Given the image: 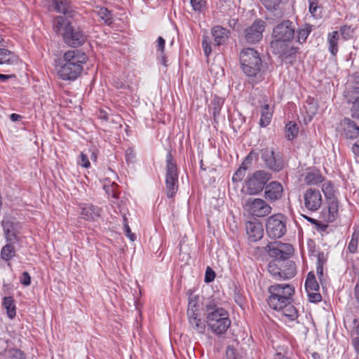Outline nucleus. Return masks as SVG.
<instances>
[{"label":"nucleus","mask_w":359,"mask_h":359,"mask_svg":"<svg viewBox=\"0 0 359 359\" xmlns=\"http://www.w3.org/2000/svg\"><path fill=\"white\" fill-rule=\"evenodd\" d=\"M316 227H317L318 230L324 231H325L327 229V225L325 224H323L320 222H319V224L316 225Z\"/></svg>","instance_id":"69168bd1"},{"label":"nucleus","mask_w":359,"mask_h":359,"mask_svg":"<svg viewBox=\"0 0 359 359\" xmlns=\"http://www.w3.org/2000/svg\"><path fill=\"white\" fill-rule=\"evenodd\" d=\"M18 60V57L14 53L5 48H0V65H17Z\"/></svg>","instance_id":"cd10ccee"},{"label":"nucleus","mask_w":359,"mask_h":359,"mask_svg":"<svg viewBox=\"0 0 359 359\" xmlns=\"http://www.w3.org/2000/svg\"><path fill=\"white\" fill-rule=\"evenodd\" d=\"M134 156H135V154L133 153V149H128L126 150V157L127 160L133 158H134Z\"/></svg>","instance_id":"e2e57ef3"},{"label":"nucleus","mask_w":359,"mask_h":359,"mask_svg":"<svg viewBox=\"0 0 359 359\" xmlns=\"http://www.w3.org/2000/svg\"><path fill=\"white\" fill-rule=\"evenodd\" d=\"M309 301L313 303L320 302L322 299L319 290L306 291Z\"/></svg>","instance_id":"8fccbe9b"},{"label":"nucleus","mask_w":359,"mask_h":359,"mask_svg":"<svg viewBox=\"0 0 359 359\" xmlns=\"http://www.w3.org/2000/svg\"><path fill=\"white\" fill-rule=\"evenodd\" d=\"M211 34L214 39L215 46H220L227 41L230 35V31L220 25H215L211 29Z\"/></svg>","instance_id":"412c9836"},{"label":"nucleus","mask_w":359,"mask_h":359,"mask_svg":"<svg viewBox=\"0 0 359 359\" xmlns=\"http://www.w3.org/2000/svg\"><path fill=\"white\" fill-rule=\"evenodd\" d=\"M287 42L283 40H278V39H273L271 42V49L274 54L280 55L282 60L285 61V64H287V62L292 64V60L295 58L297 48L291 47L287 50Z\"/></svg>","instance_id":"1a4fd4ad"},{"label":"nucleus","mask_w":359,"mask_h":359,"mask_svg":"<svg viewBox=\"0 0 359 359\" xmlns=\"http://www.w3.org/2000/svg\"><path fill=\"white\" fill-rule=\"evenodd\" d=\"M283 193L282 184L277 181H273L266 186L264 197L271 201H276L282 197Z\"/></svg>","instance_id":"6ab92c4d"},{"label":"nucleus","mask_w":359,"mask_h":359,"mask_svg":"<svg viewBox=\"0 0 359 359\" xmlns=\"http://www.w3.org/2000/svg\"><path fill=\"white\" fill-rule=\"evenodd\" d=\"M261 158L269 170L278 172L283 169L284 161L279 155H276L272 149H263L261 151Z\"/></svg>","instance_id":"f8f14e48"},{"label":"nucleus","mask_w":359,"mask_h":359,"mask_svg":"<svg viewBox=\"0 0 359 359\" xmlns=\"http://www.w3.org/2000/svg\"><path fill=\"white\" fill-rule=\"evenodd\" d=\"M241 65L243 67H256L262 65L259 53L254 48H244L240 53Z\"/></svg>","instance_id":"dca6fc26"},{"label":"nucleus","mask_w":359,"mask_h":359,"mask_svg":"<svg viewBox=\"0 0 359 359\" xmlns=\"http://www.w3.org/2000/svg\"><path fill=\"white\" fill-rule=\"evenodd\" d=\"M205 322L209 329L217 335L226 332L231 321L229 311L215 299H208L204 304Z\"/></svg>","instance_id":"f257e3e1"},{"label":"nucleus","mask_w":359,"mask_h":359,"mask_svg":"<svg viewBox=\"0 0 359 359\" xmlns=\"http://www.w3.org/2000/svg\"><path fill=\"white\" fill-rule=\"evenodd\" d=\"M338 41L339 33L337 31H334L328 34L327 42L329 44V50L333 55H335L338 51Z\"/></svg>","instance_id":"e433bc0d"},{"label":"nucleus","mask_w":359,"mask_h":359,"mask_svg":"<svg viewBox=\"0 0 359 359\" xmlns=\"http://www.w3.org/2000/svg\"><path fill=\"white\" fill-rule=\"evenodd\" d=\"M339 32L344 40H348L353 36L355 28L351 25H344L340 27Z\"/></svg>","instance_id":"c03bdc74"},{"label":"nucleus","mask_w":359,"mask_h":359,"mask_svg":"<svg viewBox=\"0 0 359 359\" xmlns=\"http://www.w3.org/2000/svg\"><path fill=\"white\" fill-rule=\"evenodd\" d=\"M311 32V27L308 25H306L305 27L299 29L297 32V41L299 43H304Z\"/></svg>","instance_id":"a18cd8bd"},{"label":"nucleus","mask_w":359,"mask_h":359,"mask_svg":"<svg viewBox=\"0 0 359 359\" xmlns=\"http://www.w3.org/2000/svg\"><path fill=\"white\" fill-rule=\"evenodd\" d=\"M81 215L82 218L86 220H93L100 216L101 210L97 206L92 204L85 203L81 206Z\"/></svg>","instance_id":"b1692460"},{"label":"nucleus","mask_w":359,"mask_h":359,"mask_svg":"<svg viewBox=\"0 0 359 359\" xmlns=\"http://www.w3.org/2000/svg\"><path fill=\"white\" fill-rule=\"evenodd\" d=\"M191 4L195 11H200L203 7V0H191Z\"/></svg>","instance_id":"052dcab7"},{"label":"nucleus","mask_w":359,"mask_h":359,"mask_svg":"<svg viewBox=\"0 0 359 359\" xmlns=\"http://www.w3.org/2000/svg\"><path fill=\"white\" fill-rule=\"evenodd\" d=\"M77 163L79 165L85 168H88L90 166L89 158L83 152L80 154Z\"/></svg>","instance_id":"5fc2aeb1"},{"label":"nucleus","mask_w":359,"mask_h":359,"mask_svg":"<svg viewBox=\"0 0 359 359\" xmlns=\"http://www.w3.org/2000/svg\"><path fill=\"white\" fill-rule=\"evenodd\" d=\"M268 270L270 274L277 280L282 279V263L281 261L273 260L268 264Z\"/></svg>","instance_id":"2f4dec72"},{"label":"nucleus","mask_w":359,"mask_h":359,"mask_svg":"<svg viewBox=\"0 0 359 359\" xmlns=\"http://www.w3.org/2000/svg\"><path fill=\"white\" fill-rule=\"evenodd\" d=\"M245 229L250 241L255 242L263 237L262 224L256 219L248 222L245 224Z\"/></svg>","instance_id":"a211bd4d"},{"label":"nucleus","mask_w":359,"mask_h":359,"mask_svg":"<svg viewBox=\"0 0 359 359\" xmlns=\"http://www.w3.org/2000/svg\"><path fill=\"white\" fill-rule=\"evenodd\" d=\"M15 76L13 74H10V75H6V74H0V79L2 81H6L7 79H10V78H12V77H14Z\"/></svg>","instance_id":"774afa93"},{"label":"nucleus","mask_w":359,"mask_h":359,"mask_svg":"<svg viewBox=\"0 0 359 359\" xmlns=\"http://www.w3.org/2000/svg\"><path fill=\"white\" fill-rule=\"evenodd\" d=\"M270 294L267 302L270 308L278 310L292 302V297L294 293V288L290 284H275L269 289Z\"/></svg>","instance_id":"7ed1b4c3"},{"label":"nucleus","mask_w":359,"mask_h":359,"mask_svg":"<svg viewBox=\"0 0 359 359\" xmlns=\"http://www.w3.org/2000/svg\"><path fill=\"white\" fill-rule=\"evenodd\" d=\"M226 355L227 359H243L242 356L233 348H228Z\"/></svg>","instance_id":"6e6d98bb"},{"label":"nucleus","mask_w":359,"mask_h":359,"mask_svg":"<svg viewBox=\"0 0 359 359\" xmlns=\"http://www.w3.org/2000/svg\"><path fill=\"white\" fill-rule=\"evenodd\" d=\"M63 59L66 63L62 67H65L67 65L82 67V65L85 64L88 60V57L80 50H70L65 53Z\"/></svg>","instance_id":"f3484780"},{"label":"nucleus","mask_w":359,"mask_h":359,"mask_svg":"<svg viewBox=\"0 0 359 359\" xmlns=\"http://www.w3.org/2000/svg\"><path fill=\"white\" fill-rule=\"evenodd\" d=\"M190 329L196 334H204L206 331L205 322L200 314L187 316Z\"/></svg>","instance_id":"4be33fe9"},{"label":"nucleus","mask_w":359,"mask_h":359,"mask_svg":"<svg viewBox=\"0 0 359 359\" xmlns=\"http://www.w3.org/2000/svg\"><path fill=\"white\" fill-rule=\"evenodd\" d=\"M352 77L353 84L344 91V97L346 103L351 105L352 118H359V73H355Z\"/></svg>","instance_id":"423d86ee"},{"label":"nucleus","mask_w":359,"mask_h":359,"mask_svg":"<svg viewBox=\"0 0 359 359\" xmlns=\"http://www.w3.org/2000/svg\"><path fill=\"white\" fill-rule=\"evenodd\" d=\"M282 279L287 280L293 278L296 274V265L292 261H286L284 266L282 265Z\"/></svg>","instance_id":"473e14b6"},{"label":"nucleus","mask_w":359,"mask_h":359,"mask_svg":"<svg viewBox=\"0 0 359 359\" xmlns=\"http://www.w3.org/2000/svg\"><path fill=\"white\" fill-rule=\"evenodd\" d=\"M295 28L292 22L285 20L277 25L273 29V39L290 42L294 37Z\"/></svg>","instance_id":"ddd939ff"},{"label":"nucleus","mask_w":359,"mask_h":359,"mask_svg":"<svg viewBox=\"0 0 359 359\" xmlns=\"http://www.w3.org/2000/svg\"><path fill=\"white\" fill-rule=\"evenodd\" d=\"M272 112L269 109V104H264L261 109V118L259 121V125L262 127L267 126L271 120Z\"/></svg>","instance_id":"4c0bfd02"},{"label":"nucleus","mask_w":359,"mask_h":359,"mask_svg":"<svg viewBox=\"0 0 359 359\" xmlns=\"http://www.w3.org/2000/svg\"><path fill=\"white\" fill-rule=\"evenodd\" d=\"M97 15L107 25H111L114 22L113 14L111 11L106 8H101L97 11Z\"/></svg>","instance_id":"a19ab883"},{"label":"nucleus","mask_w":359,"mask_h":359,"mask_svg":"<svg viewBox=\"0 0 359 359\" xmlns=\"http://www.w3.org/2000/svg\"><path fill=\"white\" fill-rule=\"evenodd\" d=\"M304 182L307 185H317L323 182L324 177L320 170L308 169L303 175Z\"/></svg>","instance_id":"a878e982"},{"label":"nucleus","mask_w":359,"mask_h":359,"mask_svg":"<svg viewBox=\"0 0 359 359\" xmlns=\"http://www.w3.org/2000/svg\"><path fill=\"white\" fill-rule=\"evenodd\" d=\"M4 238L7 243H18L22 240V226L19 222L13 220L2 221Z\"/></svg>","instance_id":"9b49d317"},{"label":"nucleus","mask_w":359,"mask_h":359,"mask_svg":"<svg viewBox=\"0 0 359 359\" xmlns=\"http://www.w3.org/2000/svg\"><path fill=\"white\" fill-rule=\"evenodd\" d=\"M305 109L310 118L316 114L318 109L316 103H314L313 101L310 102L309 100L306 101Z\"/></svg>","instance_id":"864d4df0"},{"label":"nucleus","mask_w":359,"mask_h":359,"mask_svg":"<svg viewBox=\"0 0 359 359\" xmlns=\"http://www.w3.org/2000/svg\"><path fill=\"white\" fill-rule=\"evenodd\" d=\"M304 207L311 212H315L321 207L323 196L319 189L315 188L307 189L303 195Z\"/></svg>","instance_id":"4468645a"},{"label":"nucleus","mask_w":359,"mask_h":359,"mask_svg":"<svg viewBox=\"0 0 359 359\" xmlns=\"http://www.w3.org/2000/svg\"><path fill=\"white\" fill-rule=\"evenodd\" d=\"M309 12L316 18L322 16V7L319 6V0H309Z\"/></svg>","instance_id":"79ce46f5"},{"label":"nucleus","mask_w":359,"mask_h":359,"mask_svg":"<svg viewBox=\"0 0 359 359\" xmlns=\"http://www.w3.org/2000/svg\"><path fill=\"white\" fill-rule=\"evenodd\" d=\"M246 76L249 77L256 76L260 69H243Z\"/></svg>","instance_id":"680f3d73"},{"label":"nucleus","mask_w":359,"mask_h":359,"mask_svg":"<svg viewBox=\"0 0 359 359\" xmlns=\"http://www.w3.org/2000/svg\"><path fill=\"white\" fill-rule=\"evenodd\" d=\"M299 133V128L295 123L289 122L285 126V137L288 140L294 139Z\"/></svg>","instance_id":"ea45409f"},{"label":"nucleus","mask_w":359,"mask_h":359,"mask_svg":"<svg viewBox=\"0 0 359 359\" xmlns=\"http://www.w3.org/2000/svg\"><path fill=\"white\" fill-rule=\"evenodd\" d=\"M245 208L252 215L262 217L271 212L272 208L262 198L248 199L245 201Z\"/></svg>","instance_id":"9d476101"},{"label":"nucleus","mask_w":359,"mask_h":359,"mask_svg":"<svg viewBox=\"0 0 359 359\" xmlns=\"http://www.w3.org/2000/svg\"><path fill=\"white\" fill-rule=\"evenodd\" d=\"M339 203L336 198L329 200L327 210L323 212L324 219L327 222H333L338 217Z\"/></svg>","instance_id":"393cba45"},{"label":"nucleus","mask_w":359,"mask_h":359,"mask_svg":"<svg viewBox=\"0 0 359 359\" xmlns=\"http://www.w3.org/2000/svg\"><path fill=\"white\" fill-rule=\"evenodd\" d=\"M322 191L326 198L332 200L334 198V187L331 182H326L323 184Z\"/></svg>","instance_id":"37998d69"},{"label":"nucleus","mask_w":359,"mask_h":359,"mask_svg":"<svg viewBox=\"0 0 359 359\" xmlns=\"http://www.w3.org/2000/svg\"><path fill=\"white\" fill-rule=\"evenodd\" d=\"M282 0H260L268 11H277Z\"/></svg>","instance_id":"de8ad7c7"},{"label":"nucleus","mask_w":359,"mask_h":359,"mask_svg":"<svg viewBox=\"0 0 359 359\" xmlns=\"http://www.w3.org/2000/svg\"><path fill=\"white\" fill-rule=\"evenodd\" d=\"M82 69H57V75L64 81H74L81 74Z\"/></svg>","instance_id":"c85d7f7f"},{"label":"nucleus","mask_w":359,"mask_h":359,"mask_svg":"<svg viewBox=\"0 0 359 359\" xmlns=\"http://www.w3.org/2000/svg\"><path fill=\"white\" fill-rule=\"evenodd\" d=\"M358 237H359V233H358V232H355V231L353 232V233L351 236V239L348 245V250L351 253H354L357 250L358 243Z\"/></svg>","instance_id":"09e8293b"},{"label":"nucleus","mask_w":359,"mask_h":359,"mask_svg":"<svg viewBox=\"0 0 359 359\" xmlns=\"http://www.w3.org/2000/svg\"><path fill=\"white\" fill-rule=\"evenodd\" d=\"M352 151L355 155L359 156V144H354L352 147Z\"/></svg>","instance_id":"338daca9"},{"label":"nucleus","mask_w":359,"mask_h":359,"mask_svg":"<svg viewBox=\"0 0 359 359\" xmlns=\"http://www.w3.org/2000/svg\"><path fill=\"white\" fill-rule=\"evenodd\" d=\"M265 22L262 20H256L252 25L245 30V39L249 43L259 42L263 36L265 29Z\"/></svg>","instance_id":"2eb2a0df"},{"label":"nucleus","mask_w":359,"mask_h":359,"mask_svg":"<svg viewBox=\"0 0 359 359\" xmlns=\"http://www.w3.org/2000/svg\"><path fill=\"white\" fill-rule=\"evenodd\" d=\"M124 230L126 232V235L130 241H134L136 239L135 235L131 232L129 225L126 222V217H124Z\"/></svg>","instance_id":"13d9d810"},{"label":"nucleus","mask_w":359,"mask_h":359,"mask_svg":"<svg viewBox=\"0 0 359 359\" xmlns=\"http://www.w3.org/2000/svg\"><path fill=\"white\" fill-rule=\"evenodd\" d=\"M199 309V296L191 293L189 296L187 316L200 314L198 313Z\"/></svg>","instance_id":"7c9ffc66"},{"label":"nucleus","mask_w":359,"mask_h":359,"mask_svg":"<svg viewBox=\"0 0 359 359\" xmlns=\"http://www.w3.org/2000/svg\"><path fill=\"white\" fill-rule=\"evenodd\" d=\"M215 278V271L210 267L208 266L205 271V281L206 283H210L214 280Z\"/></svg>","instance_id":"4d7b16f0"},{"label":"nucleus","mask_w":359,"mask_h":359,"mask_svg":"<svg viewBox=\"0 0 359 359\" xmlns=\"http://www.w3.org/2000/svg\"><path fill=\"white\" fill-rule=\"evenodd\" d=\"M286 217L283 214H274L267 218L266 230L271 238H280L286 231Z\"/></svg>","instance_id":"0eeeda50"},{"label":"nucleus","mask_w":359,"mask_h":359,"mask_svg":"<svg viewBox=\"0 0 359 359\" xmlns=\"http://www.w3.org/2000/svg\"><path fill=\"white\" fill-rule=\"evenodd\" d=\"M305 288L306 291L319 290V285L316 279L313 272L312 271L308 273L305 281Z\"/></svg>","instance_id":"58836bf2"},{"label":"nucleus","mask_w":359,"mask_h":359,"mask_svg":"<svg viewBox=\"0 0 359 359\" xmlns=\"http://www.w3.org/2000/svg\"><path fill=\"white\" fill-rule=\"evenodd\" d=\"M22 118V116L20 114H11L10 116V119L12 121H20Z\"/></svg>","instance_id":"0e129e2a"},{"label":"nucleus","mask_w":359,"mask_h":359,"mask_svg":"<svg viewBox=\"0 0 359 359\" xmlns=\"http://www.w3.org/2000/svg\"><path fill=\"white\" fill-rule=\"evenodd\" d=\"M53 30L61 35L67 46L73 48L81 46L88 39V35L79 26L73 25L70 20L62 15L53 18Z\"/></svg>","instance_id":"f03ea898"},{"label":"nucleus","mask_w":359,"mask_h":359,"mask_svg":"<svg viewBox=\"0 0 359 359\" xmlns=\"http://www.w3.org/2000/svg\"><path fill=\"white\" fill-rule=\"evenodd\" d=\"M252 161V152L250 153L243 161L241 165L238 168L232 177L233 182L242 181L245 175L246 170L249 168Z\"/></svg>","instance_id":"bb28decb"},{"label":"nucleus","mask_w":359,"mask_h":359,"mask_svg":"<svg viewBox=\"0 0 359 359\" xmlns=\"http://www.w3.org/2000/svg\"><path fill=\"white\" fill-rule=\"evenodd\" d=\"M2 304L6 310L8 317L13 319L16 315V307L13 298L12 297H5L3 299Z\"/></svg>","instance_id":"f704fd0d"},{"label":"nucleus","mask_w":359,"mask_h":359,"mask_svg":"<svg viewBox=\"0 0 359 359\" xmlns=\"http://www.w3.org/2000/svg\"><path fill=\"white\" fill-rule=\"evenodd\" d=\"M20 283L25 286H28L31 284V277L28 272L24 271L22 273Z\"/></svg>","instance_id":"bf43d9fd"},{"label":"nucleus","mask_w":359,"mask_h":359,"mask_svg":"<svg viewBox=\"0 0 359 359\" xmlns=\"http://www.w3.org/2000/svg\"><path fill=\"white\" fill-rule=\"evenodd\" d=\"M165 189L168 198H172L178 189V170L170 151L166 154Z\"/></svg>","instance_id":"20e7f679"},{"label":"nucleus","mask_w":359,"mask_h":359,"mask_svg":"<svg viewBox=\"0 0 359 359\" xmlns=\"http://www.w3.org/2000/svg\"><path fill=\"white\" fill-rule=\"evenodd\" d=\"M8 359H25L23 353L19 349L12 348L7 351Z\"/></svg>","instance_id":"3c124183"},{"label":"nucleus","mask_w":359,"mask_h":359,"mask_svg":"<svg viewBox=\"0 0 359 359\" xmlns=\"http://www.w3.org/2000/svg\"><path fill=\"white\" fill-rule=\"evenodd\" d=\"M15 243H7L3 246L1 250V259L5 262H10L16 255L14 244Z\"/></svg>","instance_id":"c756f323"},{"label":"nucleus","mask_w":359,"mask_h":359,"mask_svg":"<svg viewBox=\"0 0 359 359\" xmlns=\"http://www.w3.org/2000/svg\"><path fill=\"white\" fill-rule=\"evenodd\" d=\"M265 250L271 257L274 260L283 261L287 260L293 253V247L289 243L281 242L269 243L266 247Z\"/></svg>","instance_id":"6e6552de"},{"label":"nucleus","mask_w":359,"mask_h":359,"mask_svg":"<svg viewBox=\"0 0 359 359\" xmlns=\"http://www.w3.org/2000/svg\"><path fill=\"white\" fill-rule=\"evenodd\" d=\"M165 41L164 39L162 36H158L156 41V48L157 51L160 53V55L161 56L162 62L161 65L164 66H168L166 64V61L165 59V57L163 55L165 48Z\"/></svg>","instance_id":"49530a36"},{"label":"nucleus","mask_w":359,"mask_h":359,"mask_svg":"<svg viewBox=\"0 0 359 359\" xmlns=\"http://www.w3.org/2000/svg\"><path fill=\"white\" fill-rule=\"evenodd\" d=\"M211 42L208 36H203L202 48L206 56H208L212 51Z\"/></svg>","instance_id":"603ef678"},{"label":"nucleus","mask_w":359,"mask_h":359,"mask_svg":"<svg viewBox=\"0 0 359 359\" xmlns=\"http://www.w3.org/2000/svg\"><path fill=\"white\" fill-rule=\"evenodd\" d=\"M52 4L57 13H62L68 18H73L75 15L74 11L70 0H51Z\"/></svg>","instance_id":"aec40b11"},{"label":"nucleus","mask_w":359,"mask_h":359,"mask_svg":"<svg viewBox=\"0 0 359 359\" xmlns=\"http://www.w3.org/2000/svg\"><path fill=\"white\" fill-rule=\"evenodd\" d=\"M271 177V174L264 170H257L250 175L245 183L248 194L255 195L261 192Z\"/></svg>","instance_id":"39448f33"},{"label":"nucleus","mask_w":359,"mask_h":359,"mask_svg":"<svg viewBox=\"0 0 359 359\" xmlns=\"http://www.w3.org/2000/svg\"><path fill=\"white\" fill-rule=\"evenodd\" d=\"M327 262V255L323 252H318L317 255L316 273L320 281L323 278L324 266H326Z\"/></svg>","instance_id":"72a5a7b5"},{"label":"nucleus","mask_w":359,"mask_h":359,"mask_svg":"<svg viewBox=\"0 0 359 359\" xmlns=\"http://www.w3.org/2000/svg\"><path fill=\"white\" fill-rule=\"evenodd\" d=\"M277 311H282L283 314L290 320H294L298 317L297 310L292 304V302H290L288 304H285V306H283L282 308L278 309Z\"/></svg>","instance_id":"c9c22d12"},{"label":"nucleus","mask_w":359,"mask_h":359,"mask_svg":"<svg viewBox=\"0 0 359 359\" xmlns=\"http://www.w3.org/2000/svg\"><path fill=\"white\" fill-rule=\"evenodd\" d=\"M344 134L347 138L354 139L359 135V127L354 121L348 118H345L341 121Z\"/></svg>","instance_id":"5701e85b"}]
</instances>
